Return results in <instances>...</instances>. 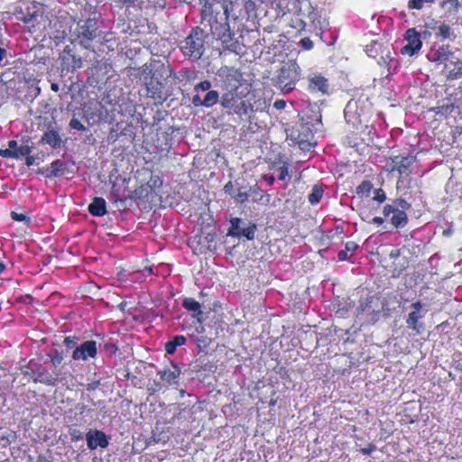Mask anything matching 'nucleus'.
Returning <instances> with one entry per match:
<instances>
[{"label": "nucleus", "mask_w": 462, "mask_h": 462, "mask_svg": "<svg viewBox=\"0 0 462 462\" xmlns=\"http://www.w3.org/2000/svg\"><path fill=\"white\" fill-rule=\"evenodd\" d=\"M69 434L72 441H78L83 439V433L76 428H69Z\"/></svg>", "instance_id": "52"}, {"label": "nucleus", "mask_w": 462, "mask_h": 462, "mask_svg": "<svg viewBox=\"0 0 462 462\" xmlns=\"http://www.w3.org/2000/svg\"><path fill=\"white\" fill-rule=\"evenodd\" d=\"M453 65L454 68L449 69L447 75L448 79H457L462 77V61L457 60Z\"/></svg>", "instance_id": "40"}, {"label": "nucleus", "mask_w": 462, "mask_h": 462, "mask_svg": "<svg viewBox=\"0 0 462 462\" xmlns=\"http://www.w3.org/2000/svg\"><path fill=\"white\" fill-rule=\"evenodd\" d=\"M300 68L295 60H289L282 66L277 76V84L283 93H290L295 88L300 79Z\"/></svg>", "instance_id": "3"}, {"label": "nucleus", "mask_w": 462, "mask_h": 462, "mask_svg": "<svg viewBox=\"0 0 462 462\" xmlns=\"http://www.w3.org/2000/svg\"><path fill=\"white\" fill-rule=\"evenodd\" d=\"M376 446L374 443H368L366 447L360 448V452L364 455L369 456L375 451Z\"/></svg>", "instance_id": "54"}, {"label": "nucleus", "mask_w": 462, "mask_h": 462, "mask_svg": "<svg viewBox=\"0 0 462 462\" xmlns=\"http://www.w3.org/2000/svg\"><path fill=\"white\" fill-rule=\"evenodd\" d=\"M383 213L385 218L389 217L390 215L393 214L390 217V223L395 228L404 227L408 223V216L406 212L404 210H401L399 208L393 205L386 204L383 207Z\"/></svg>", "instance_id": "14"}, {"label": "nucleus", "mask_w": 462, "mask_h": 462, "mask_svg": "<svg viewBox=\"0 0 462 462\" xmlns=\"http://www.w3.org/2000/svg\"><path fill=\"white\" fill-rule=\"evenodd\" d=\"M256 231V225L255 224H249L246 227H242L241 231H238L236 233V236L241 237H246L248 240H253L254 238V234Z\"/></svg>", "instance_id": "39"}, {"label": "nucleus", "mask_w": 462, "mask_h": 462, "mask_svg": "<svg viewBox=\"0 0 462 462\" xmlns=\"http://www.w3.org/2000/svg\"><path fill=\"white\" fill-rule=\"evenodd\" d=\"M324 190L321 186L314 185L311 192L308 196V200L311 205H317L319 203L323 197Z\"/></svg>", "instance_id": "34"}, {"label": "nucleus", "mask_w": 462, "mask_h": 462, "mask_svg": "<svg viewBox=\"0 0 462 462\" xmlns=\"http://www.w3.org/2000/svg\"><path fill=\"white\" fill-rule=\"evenodd\" d=\"M454 367L457 371H462V359H459L457 361H454Z\"/></svg>", "instance_id": "64"}, {"label": "nucleus", "mask_w": 462, "mask_h": 462, "mask_svg": "<svg viewBox=\"0 0 462 462\" xmlns=\"http://www.w3.org/2000/svg\"><path fill=\"white\" fill-rule=\"evenodd\" d=\"M236 183L228 181L224 186V191L226 195L230 196L236 202L244 204L248 199V192L245 187H236Z\"/></svg>", "instance_id": "19"}, {"label": "nucleus", "mask_w": 462, "mask_h": 462, "mask_svg": "<svg viewBox=\"0 0 462 462\" xmlns=\"http://www.w3.org/2000/svg\"><path fill=\"white\" fill-rule=\"evenodd\" d=\"M328 79L321 74H314L309 78L308 91L311 94L326 95L328 93Z\"/></svg>", "instance_id": "18"}, {"label": "nucleus", "mask_w": 462, "mask_h": 462, "mask_svg": "<svg viewBox=\"0 0 462 462\" xmlns=\"http://www.w3.org/2000/svg\"><path fill=\"white\" fill-rule=\"evenodd\" d=\"M373 189V184L370 180H363L356 188V193L360 198H368Z\"/></svg>", "instance_id": "32"}, {"label": "nucleus", "mask_w": 462, "mask_h": 462, "mask_svg": "<svg viewBox=\"0 0 462 462\" xmlns=\"http://www.w3.org/2000/svg\"><path fill=\"white\" fill-rule=\"evenodd\" d=\"M20 20L30 27H34L40 16L39 10L35 5L27 7L26 12H21Z\"/></svg>", "instance_id": "27"}, {"label": "nucleus", "mask_w": 462, "mask_h": 462, "mask_svg": "<svg viewBox=\"0 0 462 462\" xmlns=\"http://www.w3.org/2000/svg\"><path fill=\"white\" fill-rule=\"evenodd\" d=\"M460 3L458 0H442L440 7L448 12H456L458 10Z\"/></svg>", "instance_id": "41"}, {"label": "nucleus", "mask_w": 462, "mask_h": 462, "mask_svg": "<svg viewBox=\"0 0 462 462\" xmlns=\"http://www.w3.org/2000/svg\"><path fill=\"white\" fill-rule=\"evenodd\" d=\"M187 339L183 335H176L171 340L165 343L164 350L168 355H173L178 346H182L186 344Z\"/></svg>", "instance_id": "29"}, {"label": "nucleus", "mask_w": 462, "mask_h": 462, "mask_svg": "<svg viewBox=\"0 0 462 462\" xmlns=\"http://www.w3.org/2000/svg\"><path fill=\"white\" fill-rule=\"evenodd\" d=\"M99 385H100L99 380L92 381L91 383H88L86 384V390L88 392H92V391H95L96 389H97L99 387Z\"/></svg>", "instance_id": "57"}, {"label": "nucleus", "mask_w": 462, "mask_h": 462, "mask_svg": "<svg viewBox=\"0 0 462 462\" xmlns=\"http://www.w3.org/2000/svg\"><path fill=\"white\" fill-rule=\"evenodd\" d=\"M369 223L375 224V225H382L384 222V218L382 217H373Z\"/></svg>", "instance_id": "62"}, {"label": "nucleus", "mask_w": 462, "mask_h": 462, "mask_svg": "<svg viewBox=\"0 0 462 462\" xmlns=\"http://www.w3.org/2000/svg\"><path fill=\"white\" fill-rule=\"evenodd\" d=\"M416 161V156L408 154L406 156L402 154L395 155L390 158L385 165V169L388 172H397L400 177H409L411 174V166Z\"/></svg>", "instance_id": "5"}, {"label": "nucleus", "mask_w": 462, "mask_h": 462, "mask_svg": "<svg viewBox=\"0 0 462 462\" xmlns=\"http://www.w3.org/2000/svg\"><path fill=\"white\" fill-rule=\"evenodd\" d=\"M245 7L246 9L247 14H249L250 12L254 10L255 5L251 0H247V1L245 0Z\"/></svg>", "instance_id": "60"}, {"label": "nucleus", "mask_w": 462, "mask_h": 462, "mask_svg": "<svg viewBox=\"0 0 462 462\" xmlns=\"http://www.w3.org/2000/svg\"><path fill=\"white\" fill-rule=\"evenodd\" d=\"M88 210L93 217H103L107 213L106 203L105 199L95 197L88 205Z\"/></svg>", "instance_id": "26"}, {"label": "nucleus", "mask_w": 462, "mask_h": 462, "mask_svg": "<svg viewBox=\"0 0 462 462\" xmlns=\"http://www.w3.org/2000/svg\"><path fill=\"white\" fill-rule=\"evenodd\" d=\"M404 40L407 43L401 49L402 55L411 57L420 51L422 47L421 35L415 28H410L405 32Z\"/></svg>", "instance_id": "8"}, {"label": "nucleus", "mask_w": 462, "mask_h": 462, "mask_svg": "<svg viewBox=\"0 0 462 462\" xmlns=\"http://www.w3.org/2000/svg\"><path fill=\"white\" fill-rule=\"evenodd\" d=\"M412 311L408 314L406 319V324L408 328L412 329L416 332V334H420L424 326L423 323L420 322V320L423 318V314H421L422 303L418 300L411 304Z\"/></svg>", "instance_id": "15"}, {"label": "nucleus", "mask_w": 462, "mask_h": 462, "mask_svg": "<svg viewBox=\"0 0 462 462\" xmlns=\"http://www.w3.org/2000/svg\"><path fill=\"white\" fill-rule=\"evenodd\" d=\"M87 445L90 450L100 448H107L109 445V437L102 430H90L87 435Z\"/></svg>", "instance_id": "17"}, {"label": "nucleus", "mask_w": 462, "mask_h": 462, "mask_svg": "<svg viewBox=\"0 0 462 462\" xmlns=\"http://www.w3.org/2000/svg\"><path fill=\"white\" fill-rule=\"evenodd\" d=\"M79 338L76 336H68L65 337L63 340V344L67 348H73L75 349L76 346H79L78 345Z\"/></svg>", "instance_id": "45"}, {"label": "nucleus", "mask_w": 462, "mask_h": 462, "mask_svg": "<svg viewBox=\"0 0 462 462\" xmlns=\"http://www.w3.org/2000/svg\"><path fill=\"white\" fill-rule=\"evenodd\" d=\"M373 199L374 201H377L378 203L384 202L385 199H386V194H385L384 190L383 189H381V188L375 189L374 190Z\"/></svg>", "instance_id": "47"}, {"label": "nucleus", "mask_w": 462, "mask_h": 462, "mask_svg": "<svg viewBox=\"0 0 462 462\" xmlns=\"http://www.w3.org/2000/svg\"><path fill=\"white\" fill-rule=\"evenodd\" d=\"M358 248V245L354 241H348L345 245V250H346L347 253H351L353 254Z\"/></svg>", "instance_id": "55"}, {"label": "nucleus", "mask_w": 462, "mask_h": 462, "mask_svg": "<svg viewBox=\"0 0 462 462\" xmlns=\"http://www.w3.org/2000/svg\"><path fill=\"white\" fill-rule=\"evenodd\" d=\"M62 140L57 130L51 129L47 130L43 133L40 143L42 144H49L52 149L60 148L61 145Z\"/></svg>", "instance_id": "24"}, {"label": "nucleus", "mask_w": 462, "mask_h": 462, "mask_svg": "<svg viewBox=\"0 0 462 462\" xmlns=\"http://www.w3.org/2000/svg\"><path fill=\"white\" fill-rule=\"evenodd\" d=\"M172 70L169 66L160 64L151 69L149 74L144 76V83L147 95L155 101V104H162L170 94L162 79L171 76Z\"/></svg>", "instance_id": "1"}, {"label": "nucleus", "mask_w": 462, "mask_h": 462, "mask_svg": "<svg viewBox=\"0 0 462 462\" xmlns=\"http://www.w3.org/2000/svg\"><path fill=\"white\" fill-rule=\"evenodd\" d=\"M208 23L213 37L220 41L224 48L234 51L236 42L234 33L230 30L227 8L223 13L210 14Z\"/></svg>", "instance_id": "2"}, {"label": "nucleus", "mask_w": 462, "mask_h": 462, "mask_svg": "<svg viewBox=\"0 0 462 462\" xmlns=\"http://www.w3.org/2000/svg\"><path fill=\"white\" fill-rule=\"evenodd\" d=\"M97 356V344L95 340H87L76 346L72 352V359L75 361H88Z\"/></svg>", "instance_id": "12"}, {"label": "nucleus", "mask_w": 462, "mask_h": 462, "mask_svg": "<svg viewBox=\"0 0 462 462\" xmlns=\"http://www.w3.org/2000/svg\"><path fill=\"white\" fill-rule=\"evenodd\" d=\"M58 381L57 377H54L48 372H41L37 374V377L35 378V382H41L46 385H56Z\"/></svg>", "instance_id": "36"}, {"label": "nucleus", "mask_w": 462, "mask_h": 462, "mask_svg": "<svg viewBox=\"0 0 462 462\" xmlns=\"http://www.w3.org/2000/svg\"><path fill=\"white\" fill-rule=\"evenodd\" d=\"M434 0H409L407 4V7L409 10H420L424 6L425 4H432Z\"/></svg>", "instance_id": "43"}, {"label": "nucleus", "mask_w": 462, "mask_h": 462, "mask_svg": "<svg viewBox=\"0 0 462 462\" xmlns=\"http://www.w3.org/2000/svg\"><path fill=\"white\" fill-rule=\"evenodd\" d=\"M32 146L23 144L18 146L16 151L4 150L0 148V156L5 159H23V157L31 154Z\"/></svg>", "instance_id": "22"}, {"label": "nucleus", "mask_w": 462, "mask_h": 462, "mask_svg": "<svg viewBox=\"0 0 462 462\" xmlns=\"http://www.w3.org/2000/svg\"><path fill=\"white\" fill-rule=\"evenodd\" d=\"M254 202L261 205H267L270 202L271 196L258 187L252 189Z\"/></svg>", "instance_id": "31"}, {"label": "nucleus", "mask_w": 462, "mask_h": 462, "mask_svg": "<svg viewBox=\"0 0 462 462\" xmlns=\"http://www.w3.org/2000/svg\"><path fill=\"white\" fill-rule=\"evenodd\" d=\"M361 134L366 135V137H362V142L365 145H370V143L374 142V135L375 134L374 129L365 126V129Z\"/></svg>", "instance_id": "44"}, {"label": "nucleus", "mask_w": 462, "mask_h": 462, "mask_svg": "<svg viewBox=\"0 0 462 462\" xmlns=\"http://www.w3.org/2000/svg\"><path fill=\"white\" fill-rule=\"evenodd\" d=\"M225 93H223L220 105L223 108L231 109L235 107V105L238 102L239 97L237 95V90H228L224 89Z\"/></svg>", "instance_id": "28"}, {"label": "nucleus", "mask_w": 462, "mask_h": 462, "mask_svg": "<svg viewBox=\"0 0 462 462\" xmlns=\"http://www.w3.org/2000/svg\"><path fill=\"white\" fill-rule=\"evenodd\" d=\"M97 36V25L95 19L88 18L80 21L77 26V40L85 48H88Z\"/></svg>", "instance_id": "6"}, {"label": "nucleus", "mask_w": 462, "mask_h": 462, "mask_svg": "<svg viewBox=\"0 0 462 462\" xmlns=\"http://www.w3.org/2000/svg\"><path fill=\"white\" fill-rule=\"evenodd\" d=\"M210 88H211V82L208 79L206 80H203L199 83H198L197 85H195L194 87V90L195 91H209L210 90Z\"/></svg>", "instance_id": "50"}, {"label": "nucleus", "mask_w": 462, "mask_h": 462, "mask_svg": "<svg viewBox=\"0 0 462 462\" xmlns=\"http://www.w3.org/2000/svg\"><path fill=\"white\" fill-rule=\"evenodd\" d=\"M300 45L305 49V50H310L312 49L313 47V42L312 41L308 38V37H305L303 39H301L300 41Z\"/></svg>", "instance_id": "56"}, {"label": "nucleus", "mask_w": 462, "mask_h": 462, "mask_svg": "<svg viewBox=\"0 0 462 462\" xmlns=\"http://www.w3.org/2000/svg\"><path fill=\"white\" fill-rule=\"evenodd\" d=\"M310 137H313L310 132L303 133L299 131L294 139L301 149H308L311 145Z\"/></svg>", "instance_id": "33"}, {"label": "nucleus", "mask_w": 462, "mask_h": 462, "mask_svg": "<svg viewBox=\"0 0 462 462\" xmlns=\"http://www.w3.org/2000/svg\"><path fill=\"white\" fill-rule=\"evenodd\" d=\"M181 371L176 363L171 364V367H164L158 372L161 381L166 386L177 387Z\"/></svg>", "instance_id": "16"}, {"label": "nucleus", "mask_w": 462, "mask_h": 462, "mask_svg": "<svg viewBox=\"0 0 462 462\" xmlns=\"http://www.w3.org/2000/svg\"><path fill=\"white\" fill-rule=\"evenodd\" d=\"M378 299L375 298L374 295H367L365 298H361L359 300V304L356 307V316L368 314V315H374L378 314L380 311L374 310V305L376 304Z\"/></svg>", "instance_id": "20"}, {"label": "nucleus", "mask_w": 462, "mask_h": 462, "mask_svg": "<svg viewBox=\"0 0 462 462\" xmlns=\"http://www.w3.org/2000/svg\"><path fill=\"white\" fill-rule=\"evenodd\" d=\"M218 77L222 89L237 90L241 85L242 74L235 68L221 69Z\"/></svg>", "instance_id": "9"}, {"label": "nucleus", "mask_w": 462, "mask_h": 462, "mask_svg": "<svg viewBox=\"0 0 462 462\" xmlns=\"http://www.w3.org/2000/svg\"><path fill=\"white\" fill-rule=\"evenodd\" d=\"M393 206L399 208L401 210H404L406 212L407 209L410 208L411 205L403 199H398L394 201Z\"/></svg>", "instance_id": "53"}, {"label": "nucleus", "mask_w": 462, "mask_h": 462, "mask_svg": "<svg viewBox=\"0 0 462 462\" xmlns=\"http://www.w3.org/2000/svg\"><path fill=\"white\" fill-rule=\"evenodd\" d=\"M52 365L56 368L60 366L64 359L62 351L52 349L47 354Z\"/></svg>", "instance_id": "38"}, {"label": "nucleus", "mask_w": 462, "mask_h": 462, "mask_svg": "<svg viewBox=\"0 0 462 462\" xmlns=\"http://www.w3.org/2000/svg\"><path fill=\"white\" fill-rule=\"evenodd\" d=\"M134 201L137 202L138 205L148 204L149 208L155 204L159 197V193L153 190L146 184H142L133 190Z\"/></svg>", "instance_id": "10"}, {"label": "nucleus", "mask_w": 462, "mask_h": 462, "mask_svg": "<svg viewBox=\"0 0 462 462\" xmlns=\"http://www.w3.org/2000/svg\"><path fill=\"white\" fill-rule=\"evenodd\" d=\"M66 171V162L60 159L54 160L50 167L42 171V173L48 179L57 178L62 176Z\"/></svg>", "instance_id": "23"}, {"label": "nucleus", "mask_w": 462, "mask_h": 462, "mask_svg": "<svg viewBox=\"0 0 462 462\" xmlns=\"http://www.w3.org/2000/svg\"><path fill=\"white\" fill-rule=\"evenodd\" d=\"M285 106H286V102L282 99H277L273 103V107L277 110H282L285 108Z\"/></svg>", "instance_id": "58"}, {"label": "nucleus", "mask_w": 462, "mask_h": 462, "mask_svg": "<svg viewBox=\"0 0 462 462\" xmlns=\"http://www.w3.org/2000/svg\"><path fill=\"white\" fill-rule=\"evenodd\" d=\"M204 32L199 27L191 30L190 33L181 42L180 48L186 57L199 59L204 52Z\"/></svg>", "instance_id": "4"}, {"label": "nucleus", "mask_w": 462, "mask_h": 462, "mask_svg": "<svg viewBox=\"0 0 462 462\" xmlns=\"http://www.w3.org/2000/svg\"><path fill=\"white\" fill-rule=\"evenodd\" d=\"M181 305L186 310L193 313L192 316L198 322L201 323L203 321L204 313L201 310V305L194 298H184Z\"/></svg>", "instance_id": "21"}, {"label": "nucleus", "mask_w": 462, "mask_h": 462, "mask_svg": "<svg viewBox=\"0 0 462 462\" xmlns=\"http://www.w3.org/2000/svg\"><path fill=\"white\" fill-rule=\"evenodd\" d=\"M426 27L428 29L436 30L434 33L436 38L450 41H454L456 39V34L454 33L452 28L446 23H442L438 27L426 24Z\"/></svg>", "instance_id": "25"}, {"label": "nucleus", "mask_w": 462, "mask_h": 462, "mask_svg": "<svg viewBox=\"0 0 462 462\" xmlns=\"http://www.w3.org/2000/svg\"><path fill=\"white\" fill-rule=\"evenodd\" d=\"M251 106V104L247 101H240L239 104H236L235 107L232 108L234 113L242 116L243 115H246L248 112V108Z\"/></svg>", "instance_id": "42"}, {"label": "nucleus", "mask_w": 462, "mask_h": 462, "mask_svg": "<svg viewBox=\"0 0 462 462\" xmlns=\"http://www.w3.org/2000/svg\"><path fill=\"white\" fill-rule=\"evenodd\" d=\"M129 180L125 178L116 179L111 187V199L116 204L125 205L127 200H134L133 190L128 187Z\"/></svg>", "instance_id": "7"}, {"label": "nucleus", "mask_w": 462, "mask_h": 462, "mask_svg": "<svg viewBox=\"0 0 462 462\" xmlns=\"http://www.w3.org/2000/svg\"><path fill=\"white\" fill-rule=\"evenodd\" d=\"M62 60L64 64L72 69H79L82 66V59L79 56L72 54L70 50L64 51V56Z\"/></svg>", "instance_id": "30"}, {"label": "nucleus", "mask_w": 462, "mask_h": 462, "mask_svg": "<svg viewBox=\"0 0 462 462\" xmlns=\"http://www.w3.org/2000/svg\"><path fill=\"white\" fill-rule=\"evenodd\" d=\"M18 148V143L15 140H10L8 142V148L5 150H14L16 151Z\"/></svg>", "instance_id": "63"}, {"label": "nucleus", "mask_w": 462, "mask_h": 462, "mask_svg": "<svg viewBox=\"0 0 462 462\" xmlns=\"http://www.w3.org/2000/svg\"><path fill=\"white\" fill-rule=\"evenodd\" d=\"M215 235L208 234L206 236H196L189 242V245L193 249L196 254H205L208 252H213L216 247L212 245Z\"/></svg>", "instance_id": "13"}, {"label": "nucleus", "mask_w": 462, "mask_h": 462, "mask_svg": "<svg viewBox=\"0 0 462 462\" xmlns=\"http://www.w3.org/2000/svg\"><path fill=\"white\" fill-rule=\"evenodd\" d=\"M25 164L28 167H31L35 164V157L32 156L31 154L25 156Z\"/></svg>", "instance_id": "61"}, {"label": "nucleus", "mask_w": 462, "mask_h": 462, "mask_svg": "<svg viewBox=\"0 0 462 462\" xmlns=\"http://www.w3.org/2000/svg\"><path fill=\"white\" fill-rule=\"evenodd\" d=\"M453 54L449 44L434 43L427 53V59L430 62L442 64L448 61Z\"/></svg>", "instance_id": "11"}, {"label": "nucleus", "mask_w": 462, "mask_h": 462, "mask_svg": "<svg viewBox=\"0 0 462 462\" xmlns=\"http://www.w3.org/2000/svg\"><path fill=\"white\" fill-rule=\"evenodd\" d=\"M11 217L13 220H15L18 222H25L26 224H29L31 222V218L24 213H17V212L12 211Z\"/></svg>", "instance_id": "46"}, {"label": "nucleus", "mask_w": 462, "mask_h": 462, "mask_svg": "<svg viewBox=\"0 0 462 462\" xmlns=\"http://www.w3.org/2000/svg\"><path fill=\"white\" fill-rule=\"evenodd\" d=\"M145 184L159 193L160 189L162 187L163 180L159 174L152 173L150 179Z\"/></svg>", "instance_id": "37"}, {"label": "nucleus", "mask_w": 462, "mask_h": 462, "mask_svg": "<svg viewBox=\"0 0 462 462\" xmlns=\"http://www.w3.org/2000/svg\"><path fill=\"white\" fill-rule=\"evenodd\" d=\"M278 180H285V179L289 176V170H288V163L283 162V164L278 168Z\"/></svg>", "instance_id": "51"}, {"label": "nucleus", "mask_w": 462, "mask_h": 462, "mask_svg": "<svg viewBox=\"0 0 462 462\" xmlns=\"http://www.w3.org/2000/svg\"><path fill=\"white\" fill-rule=\"evenodd\" d=\"M219 100V94L217 90H209L202 99L201 106L211 107Z\"/></svg>", "instance_id": "35"}, {"label": "nucleus", "mask_w": 462, "mask_h": 462, "mask_svg": "<svg viewBox=\"0 0 462 462\" xmlns=\"http://www.w3.org/2000/svg\"><path fill=\"white\" fill-rule=\"evenodd\" d=\"M69 126L71 129L78 130V131H80V132H84L87 129L86 126L79 119H77L75 117H73L69 121Z\"/></svg>", "instance_id": "48"}, {"label": "nucleus", "mask_w": 462, "mask_h": 462, "mask_svg": "<svg viewBox=\"0 0 462 462\" xmlns=\"http://www.w3.org/2000/svg\"><path fill=\"white\" fill-rule=\"evenodd\" d=\"M337 258L341 262L346 261L349 258L348 253L346 252V250H345V249L340 250L337 254Z\"/></svg>", "instance_id": "59"}, {"label": "nucleus", "mask_w": 462, "mask_h": 462, "mask_svg": "<svg viewBox=\"0 0 462 462\" xmlns=\"http://www.w3.org/2000/svg\"><path fill=\"white\" fill-rule=\"evenodd\" d=\"M241 219L240 218H234L231 220V227L229 234L236 236L238 231H241L242 227L240 226Z\"/></svg>", "instance_id": "49"}]
</instances>
